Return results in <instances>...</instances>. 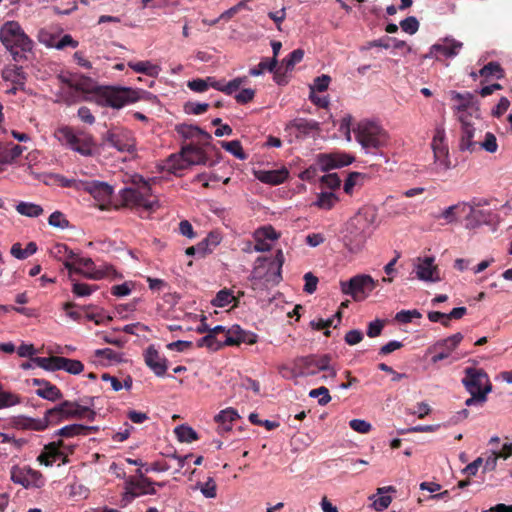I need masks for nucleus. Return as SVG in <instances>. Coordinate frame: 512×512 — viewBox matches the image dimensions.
I'll return each instance as SVG.
<instances>
[{"instance_id": "nucleus-27", "label": "nucleus", "mask_w": 512, "mask_h": 512, "mask_svg": "<svg viewBox=\"0 0 512 512\" xmlns=\"http://www.w3.org/2000/svg\"><path fill=\"white\" fill-rule=\"evenodd\" d=\"M178 132L185 138L196 139L197 144H201L202 146L210 145V141L212 139L208 132L202 130L198 126L183 124L179 126Z\"/></svg>"}, {"instance_id": "nucleus-35", "label": "nucleus", "mask_w": 512, "mask_h": 512, "mask_svg": "<svg viewBox=\"0 0 512 512\" xmlns=\"http://www.w3.org/2000/svg\"><path fill=\"white\" fill-rule=\"evenodd\" d=\"M232 302H234V307L238 306V297L234 296L232 290L224 288L217 292L215 298L211 301V304L215 307H225Z\"/></svg>"}, {"instance_id": "nucleus-3", "label": "nucleus", "mask_w": 512, "mask_h": 512, "mask_svg": "<svg viewBox=\"0 0 512 512\" xmlns=\"http://www.w3.org/2000/svg\"><path fill=\"white\" fill-rule=\"evenodd\" d=\"M145 93L129 87L102 86L96 90V102L101 106L120 109L141 100Z\"/></svg>"}, {"instance_id": "nucleus-10", "label": "nucleus", "mask_w": 512, "mask_h": 512, "mask_svg": "<svg viewBox=\"0 0 512 512\" xmlns=\"http://www.w3.org/2000/svg\"><path fill=\"white\" fill-rule=\"evenodd\" d=\"M462 384L469 393H484L487 396L492 390L488 374L483 369L467 367Z\"/></svg>"}, {"instance_id": "nucleus-28", "label": "nucleus", "mask_w": 512, "mask_h": 512, "mask_svg": "<svg viewBox=\"0 0 512 512\" xmlns=\"http://www.w3.org/2000/svg\"><path fill=\"white\" fill-rule=\"evenodd\" d=\"M256 178L262 183L269 185L282 184L289 176V172L286 168L278 170H260L255 172Z\"/></svg>"}, {"instance_id": "nucleus-47", "label": "nucleus", "mask_w": 512, "mask_h": 512, "mask_svg": "<svg viewBox=\"0 0 512 512\" xmlns=\"http://www.w3.org/2000/svg\"><path fill=\"white\" fill-rule=\"evenodd\" d=\"M216 83V79L214 77H207L206 79H193L188 81L187 86L190 90L202 93L205 92L209 87H212V84Z\"/></svg>"}, {"instance_id": "nucleus-41", "label": "nucleus", "mask_w": 512, "mask_h": 512, "mask_svg": "<svg viewBox=\"0 0 512 512\" xmlns=\"http://www.w3.org/2000/svg\"><path fill=\"white\" fill-rule=\"evenodd\" d=\"M182 159H184V157H183V155H181V153H179L178 155H176V154L170 155L165 163L166 169L170 173H173L176 175L179 171L188 168L189 166H188L187 162L183 161V163H182Z\"/></svg>"}, {"instance_id": "nucleus-64", "label": "nucleus", "mask_w": 512, "mask_h": 512, "mask_svg": "<svg viewBox=\"0 0 512 512\" xmlns=\"http://www.w3.org/2000/svg\"><path fill=\"white\" fill-rule=\"evenodd\" d=\"M184 108H185V112H187L189 114L200 115V114L205 113L208 110L209 104L188 102L185 104Z\"/></svg>"}, {"instance_id": "nucleus-25", "label": "nucleus", "mask_w": 512, "mask_h": 512, "mask_svg": "<svg viewBox=\"0 0 512 512\" xmlns=\"http://www.w3.org/2000/svg\"><path fill=\"white\" fill-rule=\"evenodd\" d=\"M354 158L347 154H321L319 164L323 171L347 166L352 163Z\"/></svg>"}, {"instance_id": "nucleus-39", "label": "nucleus", "mask_w": 512, "mask_h": 512, "mask_svg": "<svg viewBox=\"0 0 512 512\" xmlns=\"http://www.w3.org/2000/svg\"><path fill=\"white\" fill-rule=\"evenodd\" d=\"M37 251V245L35 242H29L23 249L20 243H15L11 247V254L17 259L23 260L33 255Z\"/></svg>"}, {"instance_id": "nucleus-19", "label": "nucleus", "mask_w": 512, "mask_h": 512, "mask_svg": "<svg viewBox=\"0 0 512 512\" xmlns=\"http://www.w3.org/2000/svg\"><path fill=\"white\" fill-rule=\"evenodd\" d=\"M415 272L417 278L422 281L437 282L440 280L439 269L434 264L433 257L419 258L415 266Z\"/></svg>"}, {"instance_id": "nucleus-51", "label": "nucleus", "mask_w": 512, "mask_h": 512, "mask_svg": "<svg viewBox=\"0 0 512 512\" xmlns=\"http://www.w3.org/2000/svg\"><path fill=\"white\" fill-rule=\"evenodd\" d=\"M304 57L303 49H295L293 50L285 59H283L282 64L285 66V71L293 70L294 66L300 63Z\"/></svg>"}, {"instance_id": "nucleus-18", "label": "nucleus", "mask_w": 512, "mask_h": 512, "mask_svg": "<svg viewBox=\"0 0 512 512\" xmlns=\"http://www.w3.org/2000/svg\"><path fill=\"white\" fill-rule=\"evenodd\" d=\"M144 361L156 376H164L168 369L167 359L153 345L148 346L145 350Z\"/></svg>"}, {"instance_id": "nucleus-15", "label": "nucleus", "mask_w": 512, "mask_h": 512, "mask_svg": "<svg viewBox=\"0 0 512 512\" xmlns=\"http://www.w3.org/2000/svg\"><path fill=\"white\" fill-rule=\"evenodd\" d=\"M155 484H157L158 486H163V484L155 483L147 477H142V479L129 477L126 480V492L124 495V499L130 501L140 495H154L156 494V490L153 487Z\"/></svg>"}, {"instance_id": "nucleus-48", "label": "nucleus", "mask_w": 512, "mask_h": 512, "mask_svg": "<svg viewBox=\"0 0 512 512\" xmlns=\"http://www.w3.org/2000/svg\"><path fill=\"white\" fill-rule=\"evenodd\" d=\"M60 370H65L70 374L78 375L83 372L84 365L79 360L62 357Z\"/></svg>"}, {"instance_id": "nucleus-58", "label": "nucleus", "mask_w": 512, "mask_h": 512, "mask_svg": "<svg viewBox=\"0 0 512 512\" xmlns=\"http://www.w3.org/2000/svg\"><path fill=\"white\" fill-rule=\"evenodd\" d=\"M421 316V313L416 309L401 310L396 314L395 320L399 323L407 324L410 323L414 318H421Z\"/></svg>"}, {"instance_id": "nucleus-60", "label": "nucleus", "mask_w": 512, "mask_h": 512, "mask_svg": "<svg viewBox=\"0 0 512 512\" xmlns=\"http://www.w3.org/2000/svg\"><path fill=\"white\" fill-rule=\"evenodd\" d=\"M200 491L206 498H215L217 496V485L213 478L209 477L204 484H200Z\"/></svg>"}, {"instance_id": "nucleus-20", "label": "nucleus", "mask_w": 512, "mask_h": 512, "mask_svg": "<svg viewBox=\"0 0 512 512\" xmlns=\"http://www.w3.org/2000/svg\"><path fill=\"white\" fill-rule=\"evenodd\" d=\"M463 340V335L458 332L455 333L452 336H449L443 340L438 341L434 345V349H441V351L437 354H435L431 358V362L436 364L446 358H448L452 351L456 349V347L459 345V343Z\"/></svg>"}, {"instance_id": "nucleus-23", "label": "nucleus", "mask_w": 512, "mask_h": 512, "mask_svg": "<svg viewBox=\"0 0 512 512\" xmlns=\"http://www.w3.org/2000/svg\"><path fill=\"white\" fill-rule=\"evenodd\" d=\"M201 146V144L195 143L183 146L180 151L181 155L184 157L182 162L186 161L188 166L206 164L208 157Z\"/></svg>"}, {"instance_id": "nucleus-50", "label": "nucleus", "mask_w": 512, "mask_h": 512, "mask_svg": "<svg viewBox=\"0 0 512 512\" xmlns=\"http://www.w3.org/2000/svg\"><path fill=\"white\" fill-rule=\"evenodd\" d=\"M366 176L360 172H351L349 173L347 179L344 183V191L347 194H351L353 188L356 185H362L364 183Z\"/></svg>"}, {"instance_id": "nucleus-61", "label": "nucleus", "mask_w": 512, "mask_h": 512, "mask_svg": "<svg viewBox=\"0 0 512 512\" xmlns=\"http://www.w3.org/2000/svg\"><path fill=\"white\" fill-rule=\"evenodd\" d=\"M278 237H279V234L270 225L259 228L254 233V238H258V239L276 240V239H278Z\"/></svg>"}, {"instance_id": "nucleus-36", "label": "nucleus", "mask_w": 512, "mask_h": 512, "mask_svg": "<svg viewBox=\"0 0 512 512\" xmlns=\"http://www.w3.org/2000/svg\"><path fill=\"white\" fill-rule=\"evenodd\" d=\"M74 265L78 264L80 267L87 271L84 275L90 279H101L105 276V273L100 270H94V262L91 258H80L76 255L74 259Z\"/></svg>"}, {"instance_id": "nucleus-49", "label": "nucleus", "mask_w": 512, "mask_h": 512, "mask_svg": "<svg viewBox=\"0 0 512 512\" xmlns=\"http://www.w3.org/2000/svg\"><path fill=\"white\" fill-rule=\"evenodd\" d=\"M338 201L336 195L332 192H322L318 195L315 205L321 209L330 210Z\"/></svg>"}, {"instance_id": "nucleus-52", "label": "nucleus", "mask_w": 512, "mask_h": 512, "mask_svg": "<svg viewBox=\"0 0 512 512\" xmlns=\"http://www.w3.org/2000/svg\"><path fill=\"white\" fill-rule=\"evenodd\" d=\"M239 418L237 411L231 407L226 408L220 411L215 417L214 420L216 423H232Z\"/></svg>"}, {"instance_id": "nucleus-34", "label": "nucleus", "mask_w": 512, "mask_h": 512, "mask_svg": "<svg viewBox=\"0 0 512 512\" xmlns=\"http://www.w3.org/2000/svg\"><path fill=\"white\" fill-rule=\"evenodd\" d=\"M128 67L136 73H142L150 77H157L161 68L150 61L128 62Z\"/></svg>"}, {"instance_id": "nucleus-14", "label": "nucleus", "mask_w": 512, "mask_h": 512, "mask_svg": "<svg viewBox=\"0 0 512 512\" xmlns=\"http://www.w3.org/2000/svg\"><path fill=\"white\" fill-rule=\"evenodd\" d=\"M452 100L457 102L456 109L458 111V117L466 115L467 119L474 118L475 120H479L480 109L472 93L452 91Z\"/></svg>"}, {"instance_id": "nucleus-37", "label": "nucleus", "mask_w": 512, "mask_h": 512, "mask_svg": "<svg viewBox=\"0 0 512 512\" xmlns=\"http://www.w3.org/2000/svg\"><path fill=\"white\" fill-rule=\"evenodd\" d=\"M70 88L75 89L76 91H81L84 93H95L97 88L100 86H97L95 82L90 77H80L78 80L71 82L67 81Z\"/></svg>"}, {"instance_id": "nucleus-62", "label": "nucleus", "mask_w": 512, "mask_h": 512, "mask_svg": "<svg viewBox=\"0 0 512 512\" xmlns=\"http://www.w3.org/2000/svg\"><path fill=\"white\" fill-rule=\"evenodd\" d=\"M24 148L20 145H13L10 149L1 150V158L6 159L5 164L11 163L23 153Z\"/></svg>"}, {"instance_id": "nucleus-32", "label": "nucleus", "mask_w": 512, "mask_h": 512, "mask_svg": "<svg viewBox=\"0 0 512 512\" xmlns=\"http://www.w3.org/2000/svg\"><path fill=\"white\" fill-rule=\"evenodd\" d=\"M63 445V441L51 442L45 446V453L39 455L38 460L46 466H51L53 462L62 455L59 447Z\"/></svg>"}, {"instance_id": "nucleus-2", "label": "nucleus", "mask_w": 512, "mask_h": 512, "mask_svg": "<svg viewBox=\"0 0 512 512\" xmlns=\"http://www.w3.org/2000/svg\"><path fill=\"white\" fill-rule=\"evenodd\" d=\"M0 40L10 51L15 61L27 59V54L31 52L33 42L23 32L17 22L11 21L5 23L0 30Z\"/></svg>"}, {"instance_id": "nucleus-5", "label": "nucleus", "mask_w": 512, "mask_h": 512, "mask_svg": "<svg viewBox=\"0 0 512 512\" xmlns=\"http://www.w3.org/2000/svg\"><path fill=\"white\" fill-rule=\"evenodd\" d=\"M356 140L367 151L375 153L388 143L387 132L377 123L363 120L354 129Z\"/></svg>"}, {"instance_id": "nucleus-53", "label": "nucleus", "mask_w": 512, "mask_h": 512, "mask_svg": "<svg viewBox=\"0 0 512 512\" xmlns=\"http://www.w3.org/2000/svg\"><path fill=\"white\" fill-rule=\"evenodd\" d=\"M84 429V425L82 424H70L59 429L56 432V435L70 438L77 435H82Z\"/></svg>"}, {"instance_id": "nucleus-45", "label": "nucleus", "mask_w": 512, "mask_h": 512, "mask_svg": "<svg viewBox=\"0 0 512 512\" xmlns=\"http://www.w3.org/2000/svg\"><path fill=\"white\" fill-rule=\"evenodd\" d=\"M180 442L191 443L198 439L196 431L190 426L180 425L174 430Z\"/></svg>"}, {"instance_id": "nucleus-21", "label": "nucleus", "mask_w": 512, "mask_h": 512, "mask_svg": "<svg viewBox=\"0 0 512 512\" xmlns=\"http://www.w3.org/2000/svg\"><path fill=\"white\" fill-rule=\"evenodd\" d=\"M33 386H37L36 395L48 401L56 402L63 398L61 390L51 382L45 379L33 378L31 380Z\"/></svg>"}, {"instance_id": "nucleus-29", "label": "nucleus", "mask_w": 512, "mask_h": 512, "mask_svg": "<svg viewBox=\"0 0 512 512\" xmlns=\"http://www.w3.org/2000/svg\"><path fill=\"white\" fill-rule=\"evenodd\" d=\"M287 128L295 129L298 134L296 137H307L313 132L320 130L319 123L315 120L305 118H296L287 124Z\"/></svg>"}, {"instance_id": "nucleus-40", "label": "nucleus", "mask_w": 512, "mask_h": 512, "mask_svg": "<svg viewBox=\"0 0 512 512\" xmlns=\"http://www.w3.org/2000/svg\"><path fill=\"white\" fill-rule=\"evenodd\" d=\"M16 211L21 215L32 218L43 214V208L40 205L30 202H20L16 206Z\"/></svg>"}, {"instance_id": "nucleus-43", "label": "nucleus", "mask_w": 512, "mask_h": 512, "mask_svg": "<svg viewBox=\"0 0 512 512\" xmlns=\"http://www.w3.org/2000/svg\"><path fill=\"white\" fill-rule=\"evenodd\" d=\"M479 75L485 78L496 77L501 79L504 77V70L498 62H489L479 70Z\"/></svg>"}, {"instance_id": "nucleus-54", "label": "nucleus", "mask_w": 512, "mask_h": 512, "mask_svg": "<svg viewBox=\"0 0 512 512\" xmlns=\"http://www.w3.org/2000/svg\"><path fill=\"white\" fill-rule=\"evenodd\" d=\"M478 149H484L489 153H495L498 149L496 136L491 132H487L485 134L484 141L478 142Z\"/></svg>"}, {"instance_id": "nucleus-42", "label": "nucleus", "mask_w": 512, "mask_h": 512, "mask_svg": "<svg viewBox=\"0 0 512 512\" xmlns=\"http://www.w3.org/2000/svg\"><path fill=\"white\" fill-rule=\"evenodd\" d=\"M278 61L275 57L263 58L260 63L249 70L251 76H260L265 70L272 72L277 67Z\"/></svg>"}, {"instance_id": "nucleus-57", "label": "nucleus", "mask_w": 512, "mask_h": 512, "mask_svg": "<svg viewBox=\"0 0 512 512\" xmlns=\"http://www.w3.org/2000/svg\"><path fill=\"white\" fill-rule=\"evenodd\" d=\"M49 225L61 229H65L69 227V221L66 219L65 215L60 211L53 212L48 218Z\"/></svg>"}, {"instance_id": "nucleus-30", "label": "nucleus", "mask_w": 512, "mask_h": 512, "mask_svg": "<svg viewBox=\"0 0 512 512\" xmlns=\"http://www.w3.org/2000/svg\"><path fill=\"white\" fill-rule=\"evenodd\" d=\"M2 78L14 85L24 86L26 76L21 66L10 65L3 69Z\"/></svg>"}, {"instance_id": "nucleus-38", "label": "nucleus", "mask_w": 512, "mask_h": 512, "mask_svg": "<svg viewBox=\"0 0 512 512\" xmlns=\"http://www.w3.org/2000/svg\"><path fill=\"white\" fill-rule=\"evenodd\" d=\"M62 361L61 356H50V357H34L32 358V362L35 363L38 367L45 369L47 371H56L60 370V364Z\"/></svg>"}, {"instance_id": "nucleus-7", "label": "nucleus", "mask_w": 512, "mask_h": 512, "mask_svg": "<svg viewBox=\"0 0 512 512\" xmlns=\"http://www.w3.org/2000/svg\"><path fill=\"white\" fill-rule=\"evenodd\" d=\"M55 138L61 145L81 154L82 156H92L94 150L93 137L85 132H75L69 126H63L56 129Z\"/></svg>"}, {"instance_id": "nucleus-17", "label": "nucleus", "mask_w": 512, "mask_h": 512, "mask_svg": "<svg viewBox=\"0 0 512 512\" xmlns=\"http://www.w3.org/2000/svg\"><path fill=\"white\" fill-rule=\"evenodd\" d=\"M81 187L88 192L95 200L100 202V208H104V204L108 203L113 194V187L102 181H85L81 182Z\"/></svg>"}, {"instance_id": "nucleus-31", "label": "nucleus", "mask_w": 512, "mask_h": 512, "mask_svg": "<svg viewBox=\"0 0 512 512\" xmlns=\"http://www.w3.org/2000/svg\"><path fill=\"white\" fill-rule=\"evenodd\" d=\"M467 204L459 202L455 205H451L445 208L439 215L435 216L437 219H444L446 223H455L461 214L466 211Z\"/></svg>"}, {"instance_id": "nucleus-12", "label": "nucleus", "mask_w": 512, "mask_h": 512, "mask_svg": "<svg viewBox=\"0 0 512 512\" xmlns=\"http://www.w3.org/2000/svg\"><path fill=\"white\" fill-rule=\"evenodd\" d=\"M463 47V43L453 38H444L433 44L429 52L422 56L423 59L434 58L437 61L457 56Z\"/></svg>"}, {"instance_id": "nucleus-6", "label": "nucleus", "mask_w": 512, "mask_h": 512, "mask_svg": "<svg viewBox=\"0 0 512 512\" xmlns=\"http://www.w3.org/2000/svg\"><path fill=\"white\" fill-rule=\"evenodd\" d=\"M369 229L370 221L365 214L359 212L353 216L347 223L343 237L346 248L353 253L360 251L369 236Z\"/></svg>"}, {"instance_id": "nucleus-59", "label": "nucleus", "mask_w": 512, "mask_h": 512, "mask_svg": "<svg viewBox=\"0 0 512 512\" xmlns=\"http://www.w3.org/2000/svg\"><path fill=\"white\" fill-rule=\"evenodd\" d=\"M97 289L96 286H92L86 283L74 282L72 286V292L78 297H85L92 294Z\"/></svg>"}, {"instance_id": "nucleus-11", "label": "nucleus", "mask_w": 512, "mask_h": 512, "mask_svg": "<svg viewBox=\"0 0 512 512\" xmlns=\"http://www.w3.org/2000/svg\"><path fill=\"white\" fill-rule=\"evenodd\" d=\"M104 142L119 152L133 153L136 150V141L133 133L124 128H112L103 136Z\"/></svg>"}, {"instance_id": "nucleus-46", "label": "nucleus", "mask_w": 512, "mask_h": 512, "mask_svg": "<svg viewBox=\"0 0 512 512\" xmlns=\"http://www.w3.org/2000/svg\"><path fill=\"white\" fill-rule=\"evenodd\" d=\"M21 402L18 394L3 389L0 385V409L15 406Z\"/></svg>"}, {"instance_id": "nucleus-13", "label": "nucleus", "mask_w": 512, "mask_h": 512, "mask_svg": "<svg viewBox=\"0 0 512 512\" xmlns=\"http://www.w3.org/2000/svg\"><path fill=\"white\" fill-rule=\"evenodd\" d=\"M11 480L24 488H40L43 485L42 474L29 466H13L11 469Z\"/></svg>"}, {"instance_id": "nucleus-26", "label": "nucleus", "mask_w": 512, "mask_h": 512, "mask_svg": "<svg viewBox=\"0 0 512 512\" xmlns=\"http://www.w3.org/2000/svg\"><path fill=\"white\" fill-rule=\"evenodd\" d=\"M52 254L60 261H63L65 268L68 269L69 273H82V269L75 267L74 261L76 254L69 249L66 244H56L52 249Z\"/></svg>"}, {"instance_id": "nucleus-55", "label": "nucleus", "mask_w": 512, "mask_h": 512, "mask_svg": "<svg viewBox=\"0 0 512 512\" xmlns=\"http://www.w3.org/2000/svg\"><path fill=\"white\" fill-rule=\"evenodd\" d=\"M197 347H207L212 351H217L220 349V342L216 336L209 332L197 341Z\"/></svg>"}, {"instance_id": "nucleus-24", "label": "nucleus", "mask_w": 512, "mask_h": 512, "mask_svg": "<svg viewBox=\"0 0 512 512\" xmlns=\"http://www.w3.org/2000/svg\"><path fill=\"white\" fill-rule=\"evenodd\" d=\"M431 147L434 153L435 162H438L444 169L450 168L448 148L444 144V132L437 131L433 137Z\"/></svg>"}, {"instance_id": "nucleus-33", "label": "nucleus", "mask_w": 512, "mask_h": 512, "mask_svg": "<svg viewBox=\"0 0 512 512\" xmlns=\"http://www.w3.org/2000/svg\"><path fill=\"white\" fill-rule=\"evenodd\" d=\"M247 77H237L233 80L229 81L228 83H225L224 80H216V83L212 84V88L221 91L227 95H231L234 92H236L241 85L247 83Z\"/></svg>"}, {"instance_id": "nucleus-8", "label": "nucleus", "mask_w": 512, "mask_h": 512, "mask_svg": "<svg viewBox=\"0 0 512 512\" xmlns=\"http://www.w3.org/2000/svg\"><path fill=\"white\" fill-rule=\"evenodd\" d=\"M331 357L327 354L316 356L309 355L300 357L296 360V367L303 376H314L320 371L327 372L322 378H334L336 371L330 366Z\"/></svg>"}, {"instance_id": "nucleus-56", "label": "nucleus", "mask_w": 512, "mask_h": 512, "mask_svg": "<svg viewBox=\"0 0 512 512\" xmlns=\"http://www.w3.org/2000/svg\"><path fill=\"white\" fill-rule=\"evenodd\" d=\"M309 396L311 398H318V403H319V405H322V406L328 404L331 401V396L329 394V390L324 386H321L316 389H312L309 392Z\"/></svg>"}, {"instance_id": "nucleus-9", "label": "nucleus", "mask_w": 512, "mask_h": 512, "mask_svg": "<svg viewBox=\"0 0 512 512\" xmlns=\"http://www.w3.org/2000/svg\"><path fill=\"white\" fill-rule=\"evenodd\" d=\"M376 286L377 282L366 274H359L348 281L340 282L342 293L351 296L355 301L364 300Z\"/></svg>"}, {"instance_id": "nucleus-22", "label": "nucleus", "mask_w": 512, "mask_h": 512, "mask_svg": "<svg viewBox=\"0 0 512 512\" xmlns=\"http://www.w3.org/2000/svg\"><path fill=\"white\" fill-rule=\"evenodd\" d=\"M239 332L236 336L229 335L228 333H222L218 336L220 342V349L224 346H239L241 343L249 345L257 342V335L250 331H245L239 326Z\"/></svg>"}, {"instance_id": "nucleus-44", "label": "nucleus", "mask_w": 512, "mask_h": 512, "mask_svg": "<svg viewBox=\"0 0 512 512\" xmlns=\"http://www.w3.org/2000/svg\"><path fill=\"white\" fill-rule=\"evenodd\" d=\"M221 147L231 153L239 160H245L247 158V154L244 152L240 141L232 140V141H221Z\"/></svg>"}, {"instance_id": "nucleus-1", "label": "nucleus", "mask_w": 512, "mask_h": 512, "mask_svg": "<svg viewBox=\"0 0 512 512\" xmlns=\"http://www.w3.org/2000/svg\"><path fill=\"white\" fill-rule=\"evenodd\" d=\"M122 205L130 208H143L155 211L160 207L159 201L152 198V189L148 181L141 175L131 177V186L119 192Z\"/></svg>"}, {"instance_id": "nucleus-63", "label": "nucleus", "mask_w": 512, "mask_h": 512, "mask_svg": "<svg viewBox=\"0 0 512 512\" xmlns=\"http://www.w3.org/2000/svg\"><path fill=\"white\" fill-rule=\"evenodd\" d=\"M401 29L410 34H415L419 29V22L414 16H409L400 22Z\"/></svg>"}, {"instance_id": "nucleus-4", "label": "nucleus", "mask_w": 512, "mask_h": 512, "mask_svg": "<svg viewBox=\"0 0 512 512\" xmlns=\"http://www.w3.org/2000/svg\"><path fill=\"white\" fill-rule=\"evenodd\" d=\"M85 411H87L85 406L74 401L65 400L55 407L48 409L42 419L34 420L33 429L41 431L49 425H57L64 420L82 419L85 416Z\"/></svg>"}, {"instance_id": "nucleus-16", "label": "nucleus", "mask_w": 512, "mask_h": 512, "mask_svg": "<svg viewBox=\"0 0 512 512\" xmlns=\"http://www.w3.org/2000/svg\"><path fill=\"white\" fill-rule=\"evenodd\" d=\"M458 120L461 123V137L459 142V148L461 151H468L470 153L478 150V142L474 141L476 133L475 119H467V116H459Z\"/></svg>"}]
</instances>
